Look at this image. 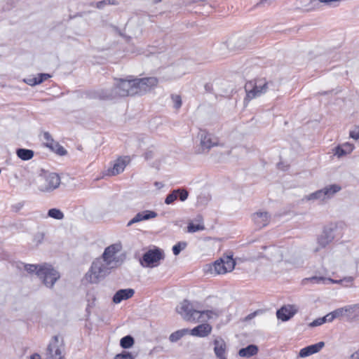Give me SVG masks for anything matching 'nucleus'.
Returning a JSON list of instances; mask_svg holds the SVG:
<instances>
[{
    "mask_svg": "<svg viewBox=\"0 0 359 359\" xmlns=\"http://www.w3.org/2000/svg\"><path fill=\"white\" fill-rule=\"evenodd\" d=\"M176 309L177 313H179L184 320L189 322L203 323L218 316V313L216 311H200L196 309L193 304L187 300H184Z\"/></svg>",
    "mask_w": 359,
    "mask_h": 359,
    "instance_id": "1",
    "label": "nucleus"
},
{
    "mask_svg": "<svg viewBox=\"0 0 359 359\" xmlns=\"http://www.w3.org/2000/svg\"><path fill=\"white\" fill-rule=\"evenodd\" d=\"M275 85L273 82H267L265 79H257L248 81L245 85L246 96L244 104L246 105L252 99L261 96L269 90H275Z\"/></svg>",
    "mask_w": 359,
    "mask_h": 359,
    "instance_id": "2",
    "label": "nucleus"
},
{
    "mask_svg": "<svg viewBox=\"0 0 359 359\" xmlns=\"http://www.w3.org/2000/svg\"><path fill=\"white\" fill-rule=\"evenodd\" d=\"M112 268L100 258L96 259L86 273L84 279L90 283H97L100 280L107 276Z\"/></svg>",
    "mask_w": 359,
    "mask_h": 359,
    "instance_id": "3",
    "label": "nucleus"
},
{
    "mask_svg": "<svg viewBox=\"0 0 359 359\" xmlns=\"http://www.w3.org/2000/svg\"><path fill=\"white\" fill-rule=\"evenodd\" d=\"M236 262L233 255H224L217 259L214 263L206 264L205 266V273L213 275L225 274L233 270Z\"/></svg>",
    "mask_w": 359,
    "mask_h": 359,
    "instance_id": "4",
    "label": "nucleus"
},
{
    "mask_svg": "<svg viewBox=\"0 0 359 359\" xmlns=\"http://www.w3.org/2000/svg\"><path fill=\"white\" fill-rule=\"evenodd\" d=\"M60 177L55 172H43L36 180L39 191L43 192H51L59 187Z\"/></svg>",
    "mask_w": 359,
    "mask_h": 359,
    "instance_id": "5",
    "label": "nucleus"
},
{
    "mask_svg": "<svg viewBox=\"0 0 359 359\" xmlns=\"http://www.w3.org/2000/svg\"><path fill=\"white\" fill-rule=\"evenodd\" d=\"M37 276L48 288L53 287L56 281L60 278V273L52 265L46 263L41 264Z\"/></svg>",
    "mask_w": 359,
    "mask_h": 359,
    "instance_id": "6",
    "label": "nucleus"
},
{
    "mask_svg": "<svg viewBox=\"0 0 359 359\" xmlns=\"http://www.w3.org/2000/svg\"><path fill=\"white\" fill-rule=\"evenodd\" d=\"M135 79L129 76L127 79H119L114 86L117 97L137 95Z\"/></svg>",
    "mask_w": 359,
    "mask_h": 359,
    "instance_id": "7",
    "label": "nucleus"
},
{
    "mask_svg": "<svg viewBox=\"0 0 359 359\" xmlns=\"http://www.w3.org/2000/svg\"><path fill=\"white\" fill-rule=\"evenodd\" d=\"M121 250L120 244H113L105 248L100 259L104 260L107 264L110 266L112 269L119 266L123 259L118 256V253Z\"/></svg>",
    "mask_w": 359,
    "mask_h": 359,
    "instance_id": "8",
    "label": "nucleus"
},
{
    "mask_svg": "<svg viewBox=\"0 0 359 359\" xmlns=\"http://www.w3.org/2000/svg\"><path fill=\"white\" fill-rule=\"evenodd\" d=\"M164 257L163 252L159 248H156L145 252L140 262L143 267L153 268L158 266L160 261Z\"/></svg>",
    "mask_w": 359,
    "mask_h": 359,
    "instance_id": "9",
    "label": "nucleus"
},
{
    "mask_svg": "<svg viewBox=\"0 0 359 359\" xmlns=\"http://www.w3.org/2000/svg\"><path fill=\"white\" fill-rule=\"evenodd\" d=\"M337 229V225L336 224H330L326 226L317 239L318 247L314 249V252H318L331 243L335 237Z\"/></svg>",
    "mask_w": 359,
    "mask_h": 359,
    "instance_id": "10",
    "label": "nucleus"
},
{
    "mask_svg": "<svg viewBox=\"0 0 359 359\" xmlns=\"http://www.w3.org/2000/svg\"><path fill=\"white\" fill-rule=\"evenodd\" d=\"M341 190L337 184H331L309 194L307 200H320L324 201L332 197L337 192Z\"/></svg>",
    "mask_w": 359,
    "mask_h": 359,
    "instance_id": "11",
    "label": "nucleus"
},
{
    "mask_svg": "<svg viewBox=\"0 0 359 359\" xmlns=\"http://www.w3.org/2000/svg\"><path fill=\"white\" fill-rule=\"evenodd\" d=\"M264 252L259 253L256 258L265 257L273 262H280L283 259L284 249L277 246H262Z\"/></svg>",
    "mask_w": 359,
    "mask_h": 359,
    "instance_id": "12",
    "label": "nucleus"
},
{
    "mask_svg": "<svg viewBox=\"0 0 359 359\" xmlns=\"http://www.w3.org/2000/svg\"><path fill=\"white\" fill-rule=\"evenodd\" d=\"M134 81L135 82V88H137V95L145 94L158 84V79L156 77L135 78Z\"/></svg>",
    "mask_w": 359,
    "mask_h": 359,
    "instance_id": "13",
    "label": "nucleus"
},
{
    "mask_svg": "<svg viewBox=\"0 0 359 359\" xmlns=\"http://www.w3.org/2000/svg\"><path fill=\"white\" fill-rule=\"evenodd\" d=\"M251 219L258 229L266 226L271 220V215L266 211H257L251 215Z\"/></svg>",
    "mask_w": 359,
    "mask_h": 359,
    "instance_id": "14",
    "label": "nucleus"
},
{
    "mask_svg": "<svg viewBox=\"0 0 359 359\" xmlns=\"http://www.w3.org/2000/svg\"><path fill=\"white\" fill-rule=\"evenodd\" d=\"M59 337L54 336L48 348H47V355L49 359H62V350L58 344Z\"/></svg>",
    "mask_w": 359,
    "mask_h": 359,
    "instance_id": "15",
    "label": "nucleus"
},
{
    "mask_svg": "<svg viewBox=\"0 0 359 359\" xmlns=\"http://www.w3.org/2000/svg\"><path fill=\"white\" fill-rule=\"evenodd\" d=\"M130 160L128 156L118 158L114 163L113 167L107 170L106 175L114 176L122 172Z\"/></svg>",
    "mask_w": 359,
    "mask_h": 359,
    "instance_id": "16",
    "label": "nucleus"
},
{
    "mask_svg": "<svg viewBox=\"0 0 359 359\" xmlns=\"http://www.w3.org/2000/svg\"><path fill=\"white\" fill-rule=\"evenodd\" d=\"M157 213L153 210H144L137 213L135 217L131 219L127 224V226H130L135 223L140 222L142 221L154 219L157 217Z\"/></svg>",
    "mask_w": 359,
    "mask_h": 359,
    "instance_id": "17",
    "label": "nucleus"
},
{
    "mask_svg": "<svg viewBox=\"0 0 359 359\" xmlns=\"http://www.w3.org/2000/svg\"><path fill=\"white\" fill-rule=\"evenodd\" d=\"M297 313V309L293 305H287L281 307L276 312L277 318L282 321L290 320Z\"/></svg>",
    "mask_w": 359,
    "mask_h": 359,
    "instance_id": "18",
    "label": "nucleus"
},
{
    "mask_svg": "<svg viewBox=\"0 0 359 359\" xmlns=\"http://www.w3.org/2000/svg\"><path fill=\"white\" fill-rule=\"evenodd\" d=\"M93 97L101 100H112L117 98L114 86L108 89H100L94 93Z\"/></svg>",
    "mask_w": 359,
    "mask_h": 359,
    "instance_id": "19",
    "label": "nucleus"
},
{
    "mask_svg": "<svg viewBox=\"0 0 359 359\" xmlns=\"http://www.w3.org/2000/svg\"><path fill=\"white\" fill-rule=\"evenodd\" d=\"M212 332V326L208 323H202L192 330H189V334L198 337H205Z\"/></svg>",
    "mask_w": 359,
    "mask_h": 359,
    "instance_id": "20",
    "label": "nucleus"
},
{
    "mask_svg": "<svg viewBox=\"0 0 359 359\" xmlns=\"http://www.w3.org/2000/svg\"><path fill=\"white\" fill-rule=\"evenodd\" d=\"M200 143L201 147L205 149H210L211 147L217 145V142L214 141L212 135L205 130H201L198 133Z\"/></svg>",
    "mask_w": 359,
    "mask_h": 359,
    "instance_id": "21",
    "label": "nucleus"
},
{
    "mask_svg": "<svg viewBox=\"0 0 359 359\" xmlns=\"http://www.w3.org/2000/svg\"><path fill=\"white\" fill-rule=\"evenodd\" d=\"M325 346L323 341H320L317 344L308 346L300 350L299 355L301 358H305L312 354L319 352Z\"/></svg>",
    "mask_w": 359,
    "mask_h": 359,
    "instance_id": "22",
    "label": "nucleus"
},
{
    "mask_svg": "<svg viewBox=\"0 0 359 359\" xmlns=\"http://www.w3.org/2000/svg\"><path fill=\"white\" fill-rule=\"evenodd\" d=\"M135 293L133 289H122L118 290L113 297V302L115 304H119L123 300L131 298Z\"/></svg>",
    "mask_w": 359,
    "mask_h": 359,
    "instance_id": "23",
    "label": "nucleus"
},
{
    "mask_svg": "<svg viewBox=\"0 0 359 359\" xmlns=\"http://www.w3.org/2000/svg\"><path fill=\"white\" fill-rule=\"evenodd\" d=\"M214 352L215 355L219 358L226 357V344L222 338H217L213 341Z\"/></svg>",
    "mask_w": 359,
    "mask_h": 359,
    "instance_id": "24",
    "label": "nucleus"
},
{
    "mask_svg": "<svg viewBox=\"0 0 359 359\" xmlns=\"http://www.w3.org/2000/svg\"><path fill=\"white\" fill-rule=\"evenodd\" d=\"M50 77L51 76L49 74L41 73L34 76H29L27 79H25L23 81L27 85L34 86L43 83L44 81Z\"/></svg>",
    "mask_w": 359,
    "mask_h": 359,
    "instance_id": "25",
    "label": "nucleus"
},
{
    "mask_svg": "<svg viewBox=\"0 0 359 359\" xmlns=\"http://www.w3.org/2000/svg\"><path fill=\"white\" fill-rule=\"evenodd\" d=\"M354 149V145L346 142L341 145H339L334 149V155L337 156V157L340 158L343 156H345L348 154H350Z\"/></svg>",
    "mask_w": 359,
    "mask_h": 359,
    "instance_id": "26",
    "label": "nucleus"
},
{
    "mask_svg": "<svg viewBox=\"0 0 359 359\" xmlns=\"http://www.w3.org/2000/svg\"><path fill=\"white\" fill-rule=\"evenodd\" d=\"M258 352V347L256 345L250 344L245 348H242L238 351L241 357L250 358L256 355Z\"/></svg>",
    "mask_w": 359,
    "mask_h": 359,
    "instance_id": "27",
    "label": "nucleus"
},
{
    "mask_svg": "<svg viewBox=\"0 0 359 359\" xmlns=\"http://www.w3.org/2000/svg\"><path fill=\"white\" fill-rule=\"evenodd\" d=\"M302 284L303 285H306L309 284H311V285H315V284L326 285L327 284V278L324 277V276H312L310 278H304L302 280Z\"/></svg>",
    "mask_w": 359,
    "mask_h": 359,
    "instance_id": "28",
    "label": "nucleus"
},
{
    "mask_svg": "<svg viewBox=\"0 0 359 359\" xmlns=\"http://www.w3.org/2000/svg\"><path fill=\"white\" fill-rule=\"evenodd\" d=\"M346 317L348 319H355L359 318V305L354 304L345 306Z\"/></svg>",
    "mask_w": 359,
    "mask_h": 359,
    "instance_id": "29",
    "label": "nucleus"
},
{
    "mask_svg": "<svg viewBox=\"0 0 359 359\" xmlns=\"http://www.w3.org/2000/svg\"><path fill=\"white\" fill-rule=\"evenodd\" d=\"M189 334V329L179 330H177V331L172 332L170 335L169 340L171 342H172V343L173 342H177L180 339H182L184 336H185L186 334Z\"/></svg>",
    "mask_w": 359,
    "mask_h": 359,
    "instance_id": "30",
    "label": "nucleus"
},
{
    "mask_svg": "<svg viewBox=\"0 0 359 359\" xmlns=\"http://www.w3.org/2000/svg\"><path fill=\"white\" fill-rule=\"evenodd\" d=\"M17 156L23 161H28L34 156V151L27 149H18L16 151Z\"/></svg>",
    "mask_w": 359,
    "mask_h": 359,
    "instance_id": "31",
    "label": "nucleus"
},
{
    "mask_svg": "<svg viewBox=\"0 0 359 359\" xmlns=\"http://www.w3.org/2000/svg\"><path fill=\"white\" fill-rule=\"evenodd\" d=\"M48 217L53 218L57 220H62L64 219V213L57 208H51L48 211L47 213Z\"/></svg>",
    "mask_w": 359,
    "mask_h": 359,
    "instance_id": "32",
    "label": "nucleus"
},
{
    "mask_svg": "<svg viewBox=\"0 0 359 359\" xmlns=\"http://www.w3.org/2000/svg\"><path fill=\"white\" fill-rule=\"evenodd\" d=\"M134 344V339L130 335L123 337L120 341V345L123 348H129Z\"/></svg>",
    "mask_w": 359,
    "mask_h": 359,
    "instance_id": "33",
    "label": "nucleus"
},
{
    "mask_svg": "<svg viewBox=\"0 0 359 359\" xmlns=\"http://www.w3.org/2000/svg\"><path fill=\"white\" fill-rule=\"evenodd\" d=\"M43 144L45 146L50 149L54 146L56 142L54 141L51 135L48 132H44L43 133Z\"/></svg>",
    "mask_w": 359,
    "mask_h": 359,
    "instance_id": "34",
    "label": "nucleus"
},
{
    "mask_svg": "<svg viewBox=\"0 0 359 359\" xmlns=\"http://www.w3.org/2000/svg\"><path fill=\"white\" fill-rule=\"evenodd\" d=\"M204 229L205 226L202 222L197 224H195L193 222H189L187 226V231L189 233H194L196 231H203Z\"/></svg>",
    "mask_w": 359,
    "mask_h": 359,
    "instance_id": "35",
    "label": "nucleus"
},
{
    "mask_svg": "<svg viewBox=\"0 0 359 359\" xmlns=\"http://www.w3.org/2000/svg\"><path fill=\"white\" fill-rule=\"evenodd\" d=\"M353 281V278L352 276L346 277L344 279H340V280H334L331 278H327V284H328V283L342 284L343 283H351Z\"/></svg>",
    "mask_w": 359,
    "mask_h": 359,
    "instance_id": "36",
    "label": "nucleus"
},
{
    "mask_svg": "<svg viewBox=\"0 0 359 359\" xmlns=\"http://www.w3.org/2000/svg\"><path fill=\"white\" fill-rule=\"evenodd\" d=\"M187 243L184 241L179 242L172 247V252L175 255H178L182 250H184Z\"/></svg>",
    "mask_w": 359,
    "mask_h": 359,
    "instance_id": "37",
    "label": "nucleus"
},
{
    "mask_svg": "<svg viewBox=\"0 0 359 359\" xmlns=\"http://www.w3.org/2000/svg\"><path fill=\"white\" fill-rule=\"evenodd\" d=\"M175 191H178L177 193V198H179L181 201H184L189 196V192L184 189H177Z\"/></svg>",
    "mask_w": 359,
    "mask_h": 359,
    "instance_id": "38",
    "label": "nucleus"
},
{
    "mask_svg": "<svg viewBox=\"0 0 359 359\" xmlns=\"http://www.w3.org/2000/svg\"><path fill=\"white\" fill-rule=\"evenodd\" d=\"M41 267V264H25L24 268L26 271L29 273H36L37 275V271L39 270Z\"/></svg>",
    "mask_w": 359,
    "mask_h": 359,
    "instance_id": "39",
    "label": "nucleus"
},
{
    "mask_svg": "<svg viewBox=\"0 0 359 359\" xmlns=\"http://www.w3.org/2000/svg\"><path fill=\"white\" fill-rule=\"evenodd\" d=\"M178 191H175V189H174L173 191H172L169 194H168V196H166L165 199V203L167 204V205H170L171 203H172L175 200H177V193Z\"/></svg>",
    "mask_w": 359,
    "mask_h": 359,
    "instance_id": "40",
    "label": "nucleus"
},
{
    "mask_svg": "<svg viewBox=\"0 0 359 359\" xmlns=\"http://www.w3.org/2000/svg\"><path fill=\"white\" fill-rule=\"evenodd\" d=\"M51 151L55 152L56 154L63 156L67 153V151L65 148L59 144V143L56 142L54 146L50 149Z\"/></svg>",
    "mask_w": 359,
    "mask_h": 359,
    "instance_id": "41",
    "label": "nucleus"
},
{
    "mask_svg": "<svg viewBox=\"0 0 359 359\" xmlns=\"http://www.w3.org/2000/svg\"><path fill=\"white\" fill-rule=\"evenodd\" d=\"M171 98L174 103V107L177 109L180 108L182 106L181 97L179 95H172Z\"/></svg>",
    "mask_w": 359,
    "mask_h": 359,
    "instance_id": "42",
    "label": "nucleus"
},
{
    "mask_svg": "<svg viewBox=\"0 0 359 359\" xmlns=\"http://www.w3.org/2000/svg\"><path fill=\"white\" fill-rule=\"evenodd\" d=\"M114 359H134L132 354L129 352L123 351L121 353L116 355Z\"/></svg>",
    "mask_w": 359,
    "mask_h": 359,
    "instance_id": "43",
    "label": "nucleus"
},
{
    "mask_svg": "<svg viewBox=\"0 0 359 359\" xmlns=\"http://www.w3.org/2000/svg\"><path fill=\"white\" fill-rule=\"evenodd\" d=\"M333 313L336 318H340L341 316H346L345 306L335 309L334 311H333Z\"/></svg>",
    "mask_w": 359,
    "mask_h": 359,
    "instance_id": "44",
    "label": "nucleus"
},
{
    "mask_svg": "<svg viewBox=\"0 0 359 359\" xmlns=\"http://www.w3.org/2000/svg\"><path fill=\"white\" fill-rule=\"evenodd\" d=\"M325 323V322L324 318L322 317V318H319L314 320L313 322H311L310 323L309 326L310 327H317V326H320V325H323Z\"/></svg>",
    "mask_w": 359,
    "mask_h": 359,
    "instance_id": "45",
    "label": "nucleus"
},
{
    "mask_svg": "<svg viewBox=\"0 0 359 359\" xmlns=\"http://www.w3.org/2000/svg\"><path fill=\"white\" fill-rule=\"evenodd\" d=\"M323 318H324V320H325V323H327V322L330 323V322L333 321L334 319L336 318L335 316H334L333 311L327 313Z\"/></svg>",
    "mask_w": 359,
    "mask_h": 359,
    "instance_id": "46",
    "label": "nucleus"
},
{
    "mask_svg": "<svg viewBox=\"0 0 359 359\" xmlns=\"http://www.w3.org/2000/svg\"><path fill=\"white\" fill-rule=\"evenodd\" d=\"M349 137L355 140H358L359 139V129L350 131Z\"/></svg>",
    "mask_w": 359,
    "mask_h": 359,
    "instance_id": "47",
    "label": "nucleus"
},
{
    "mask_svg": "<svg viewBox=\"0 0 359 359\" xmlns=\"http://www.w3.org/2000/svg\"><path fill=\"white\" fill-rule=\"evenodd\" d=\"M107 6L106 0L100 1L96 3V8L98 9H102Z\"/></svg>",
    "mask_w": 359,
    "mask_h": 359,
    "instance_id": "48",
    "label": "nucleus"
},
{
    "mask_svg": "<svg viewBox=\"0 0 359 359\" xmlns=\"http://www.w3.org/2000/svg\"><path fill=\"white\" fill-rule=\"evenodd\" d=\"M259 313V311H255L253 313H251L250 314H248L246 317H245V320H252V318H254L257 314Z\"/></svg>",
    "mask_w": 359,
    "mask_h": 359,
    "instance_id": "49",
    "label": "nucleus"
},
{
    "mask_svg": "<svg viewBox=\"0 0 359 359\" xmlns=\"http://www.w3.org/2000/svg\"><path fill=\"white\" fill-rule=\"evenodd\" d=\"M272 0H260L257 4V6H265L270 5L271 4Z\"/></svg>",
    "mask_w": 359,
    "mask_h": 359,
    "instance_id": "50",
    "label": "nucleus"
},
{
    "mask_svg": "<svg viewBox=\"0 0 359 359\" xmlns=\"http://www.w3.org/2000/svg\"><path fill=\"white\" fill-rule=\"evenodd\" d=\"M349 359H359V348L350 355Z\"/></svg>",
    "mask_w": 359,
    "mask_h": 359,
    "instance_id": "51",
    "label": "nucleus"
},
{
    "mask_svg": "<svg viewBox=\"0 0 359 359\" xmlns=\"http://www.w3.org/2000/svg\"><path fill=\"white\" fill-rule=\"evenodd\" d=\"M107 6L108 5H118V1L116 0H106Z\"/></svg>",
    "mask_w": 359,
    "mask_h": 359,
    "instance_id": "52",
    "label": "nucleus"
},
{
    "mask_svg": "<svg viewBox=\"0 0 359 359\" xmlns=\"http://www.w3.org/2000/svg\"><path fill=\"white\" fill-rule=\"evenodd\" d=\"M30 359H41V356L38 353H34L31 355Z\"/></svg>",
    "mask_w": 359,
    "mask_h": 359,
    "instance_id": "53",
    "label": "nucleus"
},
{
    "mask_svg": "<svg viewBox=\"0 0 359 359\" xmlns=\"http://www.w3.org/2000/svg\"><path fill=\"white\" fill-rule=\"evenodd\" d=\"M154 185L158 188V189H161L163 187V184L161 183V182H156L154 183Z\"/></svg>",
    "mask_w": 359,
    "mask_h": 359,
    "instance_id": "54",
    "label": "nucleus"
},
{
    "mask_svg": "<svg viewBox=\"0 0 359 359\" xmlns=\"http://www.w3.org/2000/svg\"><path fill=\"white\" fill-rule=\"evenodd\" d=\"M113 29H114V30L117 34H118L120 36H122V35H123V34H122V33H121V32L118 29V27H115V26H113Z\"/></svg>",
    "mask_w": 359,
    "mask_h": 359,
    "instance_id": "55",
    "label": "nucleus"
},
{
    "mask_svg": "<svg viewBox=\"0 0 359 359\" xmlns=\"http://www.w3.org/2000/svg\"><path fill=\"white\" fill-rule=\"evenodd\" d=\"M286 262H291L294 264H298L299 262L297 259L291 260V259H287Z\"/></svg>",
    "mask_w": 359,
    "mask_h": 359,
    "instance_id": "56",
    "label": "nucleus"
},
{
    "mask_svg": "<svg viewBox=\"0 0 359 359\" xmlns=\"http://www.w3.org/2000/svg\"><path fill=\"white\" fill-rule=\"evenodd\" d=\"M22 205L21 203H18L17 205H16V209L17 210H20L21 208H22Z\"/></svg>",
    "mask_w": 359,
    "mask_h": 359,
    "instance_id": "57",
    "label": "nucleus"
},
{
    "mask_svg": "<svg viewBox=\"0 0 359 359\" xmlns=\"http://www.w3.org/2000/svg\"><path fill=\"white\" fill-rule=\"evenodd\" d=\"M219 359H226V357L219 358Z\"/></svg>",
    "mask_w": 359,
    "mask_h": 359,
    "instance_id": "58",
    "label": "nucleus"
},
{
    "mask_svg": "<svg viewBox=\"0 0 359 359\" xmlns=\"http://www.w3.org/2000/svg\"><path fill=\"white\" fill-rule=\"evenodd\" d=\"M199 221L202 222V218L201 217H199Z\"/></svg>",
    "mask_w": 359,
    "mask_h": 359,
    "instance_id": "59",
    "label": "nucleus"
},
{
    "mask_svg": "<svg viewBox=\"0 0 359 359\" xmlns=\"http://www.w3.org/2000/svg\"><path fill=\"white\" fill-rule=\"evenodd\" d=\"M161 1V0H156V3Z\"/></svg>",
    "mask_w": 359,
    "mask_h": 359,
    "instance_id": "60",
    "label": "nucleus"
}]
</instances>
